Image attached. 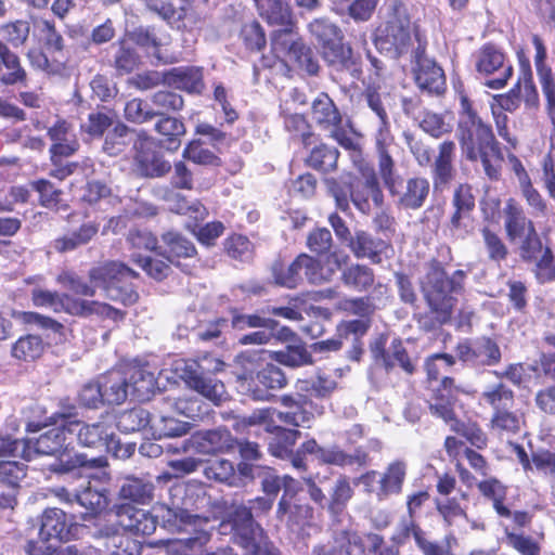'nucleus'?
Returning <instances> with one entry per match:
<instances>
[{
    "mask_svg": "<svg viewBox=\"0 0 555 555\" xmlns=\"http://www.w3.org/2000/svg\"><path fill=\"white\" fill-rule=\"evenodd\" d=\"M29 443L15 439L3 440L0 446V509L14 508L18 482L26 476L25 465L11 459L21 456L30 461L33 454L62 455L72 443L67 421L62 420L61 425L41 434L33 447Z\"/></svg>",
    "mask_w": 555,
    "mask_h": 555,
    "instance_id": "nucleus-1",
    "label": "nucleus"
},
{
    "mask_svg": "<svg viewBox=\"0 0 555 555\" xmlns=\"http://www.w3.org/2000/svg\"><path fill=\"white\" fill-rule=\"evenodd\" d=\"M138 272L122 262L109 261L89 271V282L74 271H63L56 278L59 284L76 295L93 297L96 288L104 296L124 306H131L139 299V294L126 280L138 278Z\"/></svg>",
    "mask_w": 555,
    "mask_h": 555,
    "instance_id": "nucleus-2",
    "label": "nucleus"
},
{
    "mask_svg": "<svg viewBox=\"0 0 555 555\" xmlns=\"http://www.w3.org/2000/svg\"><path fill=\"white\" fill-rule=\"evenodd\" d=\"M456 138L463 155L470 162L480 160L485 175L492 181L501 177L503 153L492 128L472 108L467 99L462 100Z\"/></svg>",
    "mask_w": 555,
    "mask_h": 555,
    "instance_id": "nucleus-3",
    "label": "nucleus"
},
{
    "mask_svg": "<svg viewBox=\"0 0 555 555\" xmlns=\"http://www.w3.org/2000/svg\"><path fill=\"white\" fill-rule=\"evenodd\" d=\"M386 10V20L376 29L375 46L380 52L398 59L412 47L411 20L406 5L400 0H390Z\"/></svg>",
    "mask_w": 555,
    "mask_h": 555,
    "instance_id": "nucleus-4",
    "label": "nucleus"
},
{
    "mask_svg": "<svg viewBox=\"0 0 555 555\" xmlns=\"http://www.w3.org/2000/svg\"><path fill=\"white\" fill-rule=\"evenodd\" d=\"M309 31L320 46L322 56L334 69L358 78L360 65L352 49L343 43L341 30L327 18H315L309 24Z\"/></svg>",
    "mask_w": 555,
    "mask_h": 555,
    "instance_id": "nucleus-5",
    "label": "nucleus"
},
{
    "mask_svg": "<svg viewBox=\"0 0 555 555\" xmlns=\"http://www.w3.org/2000/svg\"><path fill=\"white\" fill-rule=\"evenodd\" d=\"M464 278L465 273L462 270H456L449 278L438 264L433 266L427 272L423 291L430 310L436 314L438 324L450 320L455 305L453 294L461 289Z\"/></svg>",
    "mask_w": 555,
    "mask_h": 555,
    "instance_id": "nucleus-6",
    "label": "nucleus"
},
{
    "mask_svg": "<svg viewBox=\"0 0 555 555\" xmlns=\"http://www.w3.org/2000/svg\"><path fill=\"white\" fill-rule=\"evenodd\" d=\"M220 532L231 533L232 541L245 548L255 546L264 532L260 525L254 520V514L245 505L235 506L228 518L220 524Z\"/></svg>",
    "mask_w": 555,
    "mask_h": 555,
    "instance_id": "nucleus-7",
    "label": "nucleus"
},
{
    "mask_svg": "<svg viewBox=\"0 0 555 555\" xmlns=\"http://www.w3.org/2000/svg\"><path fill=\"white\" fill-rule=\"evenodd\" d=\"M476 69L479 74L491 77L486 82L491 89L503 88L513 75L512 63L492 44H486L477 52Z\"/></svg>",
    "mask_w": 555,
    "mask_h": 555,
    "instance_id": "nucleus-8",
    "label": "nucleus"
},
{
    "mask_svg": "<svg viewBox=\"0 0 555 555\" xmlns=\"http://www.w3.org/2000/svg\"><path fill=\"white\" fill-rule=\"evenodd\" d=\"M236 439L225 427L203 430L193 434L189 439L182 441L175 452H188L194 450L201 454L223 453L232 450Z\"/></svg>",
    "mask_w": 555,
    "mask_h": 555,
    "instance_id": "nucleus-9",
    "label": "nucleus"
},
{
    "mask_svg": "<svg viewBox=\"0 0 555 555\" xmlns=\"http://www.w3.org/2000/svg\"><path fill=\"white\" fill-rule=\"evenodd\" d=\"M413 77L422 92L428 94H441L446 89V76L443 69L435 60L425 55V48L421 44L414 52Z\"/></svg>",
    "mask_w": 555,
    "mask_h": 555,
    "instance_id": "nucleus-10",
    "label": "nucleus"
},
{
    "mask_svg": "<svg viewBox=\"0 0 555 555\" xmlns=\"http://www.w3.org/2000/svg\"><path fill=\"white\" fill-rule=\"evenodd\" d=\"M134 163L143 177L158 178L168 173L171 165L153 149L152 139L143 131L133 140Z\"/></svg>",
    "mask_w": 555,
    "mask_h": 555,
    "instance_id": "nucleus-11",
    "label": "nucleus"
},
{
    "mask_svg": "<svg viewBox=\"0 0 555 555\" xmlns=\"http://www.w3.org/2000/svg\"><path fill=\"white\" fill-rule=\"evenodd\" d=\"M311 119L346 147L351 146V140L341 131L343 117L333 100L326 93H320L311 103Z\"/></svg>",
    "mask_w": 555,
    "mask_h": 555,
    "instance_id": "nucleus-12",
    "label": "nucleus"
},
{
    "mask_svg": "<svg viewBox=\"0 0 555 555\" xmlns=\"http://www.w3.org/2000/svg\"><path fill=\"white\" fill-rule=\"evenodd\" d=\"M67 431L72 439L76 437L81 447L106 452L115 436L113 427L106 422L85 424L80 421H67Z\"/></svg>",
    "mask_w": 555,
    "mask_h": 555,
    "instance_id": "nucleus-13",
    "label": "nucleus"
},
{
    "mask_svg": "<svg viewBox=\"0 0 555 555\" xmlns=\"http://www.w3.org/2000/svg\"><path fill=\"white\" fill-rule=\"evenodd\" d=\"M281 402L286 410L274 412L276 420L294 427H310L314 415L323 413L322 408L298 392L296 396H282Z\"/></svg>",
    "mask_w": 555,
    "mask_h": 555,
    "instance_id": "nucleus-14",
    "label": "nucleus"
},
{
    "mask_svg": "<svg viewBox=\"0 0 555 555\" xmlns=\"http://www.w3.org/2000/svg\"><path fill=\"white\" fill-rule=\"evenodd\" d=\"M460 361L468 366H492L501 361V350L495 341L488 337L477 339L475 343H461L455 349Z\"/></svg>",
    "mask_w": 555,
    "mask_h": 555,
    "instance_id": "nucleus-15",
    "label": "nucleus"
},
{
    "mask_svg": "<svg viewBox=\"0 0 555 555\" xmlns=\"http://www.w3.org/2000/svg\"><path fill=\"white\" fill-rule=\"evenodd\" d=\"M430 184L426 178H409L403 184L401 179L389 190L398 208L417 210L422 208L429 195Z\"/></svg>",
    "mask_w": 555,
    "mask_h": 555,
    "instance_id": "nucleus-16",
    "label": "nucleus"
},
{
    "mask_svg": "<svg viewBox=\"0 0 555 555\" xmlns=\"http://www.w3.org/2000/svg\"><path fill=\"white\" fill-rule=\"evenodd\" d=\"M455 149L453 141H443L438 147V154L431 166V179L436 192H443L455 179Z\"/></svg>",
    "mask_w": 555,
    "mask_h": 555,
    "instance_id": "nucleus-17",
    "label": "nucleus"
},
{
    "mask_svg": "<svg viewBox=\"0 0 555 555\" xmlns=\"http://www.w3.org/2000/svg\"><path fill=\"white\" fill-rule=\"evenodd\" d=\"M205 370H209L203 364L192 362L188 365L185 372V382L190 388L201 393L215 404H219L225 397L224 385L212 376L206 375Z\"/></svg>",
    "mask_w": 555,
    "mask_h": 555,
    "instance_id": "nucleus-18",
    "label": "nucleus"
},
{
    "mask_svg": "<svg viewBox=\"0 0 555 555\" xmlns=\"http://www.w3.org/2000/svg\"><path fill=\"white\" fill-rule=\"evenodd\" d=\"M312 555H365V547L357 532L340 530L332 540L313 546Z\"/></svg>",
    "mask_w": 555,
    "mask_h": 555,
    "instance_id": "nucleus-19",
    "label": "nucleus"
},
{
    "mask_svg": "<svg viewBox=\"0 0 555 555\" xmlns=\"http://www.w3.org/2000/svg\"><path fill=\"white\" fill-rule=\"evenodd\" d=\"M48 135L53 142L50 147V155L54 166L62 163V158L74 155L79 149V143L73 133L70 124L66 120H57L48 129Z\"/></svg>",
    "mask_w": 555,
    "mask_h": 555,
    "instance_id": "nucleus-20",
    "label": "nucleus"
},
{
    "mask_svg": "<svg viewBox=\"0 0 555 555\" xmlns=\"http://www.w3.org/2000/svg\"><path fill=\"white\" fill-rule=\"evenodd\" d=\"M461 391L460 387L454 384V379L444 376L441 384L435 389L434 401L429 404L430 413L442 418L452 429V423H457L453 405Z\"/></svg>",
    "mask_w": 555,
    "mask_h": 555,
    "instance_id": "nucleus-21",
    "label": "nucleus"
},
{
    "mask_svg": "<svg viewBox=\"0 0 555 555\" xmlns=\"http://www.w3.org/2000/svg\"><path fill=\"white\" fill-rule=\"evenodd\" d=\"M92 535L109 555H140L141 544L111 526L96 529Z\"/></svg>",
    "mask_w": 555,
    "mask_h": 555,
    "instance_id": "nucleus-22",
    "label": "nucleus"
},
{
    "mask_svg": "<svg viewBox=\"0 0 555 555\" xmlns=\"http://www.w3.org/2000/svg\"><path fill=\"white\" fill-rule=\"evenodd\" d=\"M504 230L509 242L518 240L535 231L534 223L529 219L522 206L514 198H508L503 208Z\"/></svg>",
    "mask_w": 555,
    "mask_h": 555,
    "instance_id": "nucleus-23",
    "label": "nucleus"
},
{
    "mask_svg": "<svg viewBox=\"0 0 555 555\" xmlns=\"http://www.w3.org/2000/svg\"><path fill=\"white\" fill-rule=\"evenodd\" d=\"M350 199L363 214L371 211V203L376 207L382 205L383 193L377 177L373 171L364 175V180L357 181L350 185Z\"/></svg>",
    "mask_w": 555,
    "mask_h": 555,
    "instance_id": "nucleus-24",
    "label": "nucleus"
},
{
    "mask_svg": "<svg viewBox=\"0 0 555 555\" xmlns=\"http://www.w3.org/2000/svg\"><path fill=\"white\" fill-rule=\"evenodd\" d=\"M118 524L134 534H152L157 527V518L150 512L132 505H121L117 509Z\"/></svg>",
    "mask_w": 555,
    "mask_h": 555,
    "instance_id": "nucleus-25",
    "label": "nucleus"
},
{
    "mask_svg": "<svg viewBox=\"0 0 555 555\" xmlns=\"http://www.w3.org/2000/svg\"><path fill=\"white\" fill-rule=\"evenodd\" d=\"M31 300L36 307L47 308L54 312H65L70 315H77L80 298L68 294H61L36 287L31 291Z\"/></svg>",
    "mask_w": 555,
    "mask_h": 555,
    "instance_id": "nucleus-26",
    "label": "nucleus"
},
{
    "mask_svg": "<svg viewBox=\"0 0 555 555\" xmlns=\"http://www.w3.org/2000/svg\"><path fill=\"white\" fill-rule=\"evenodd\" d=\"M348 247L357 258H367L373 263H380L383 255L389 248L384 240L364 231H357Z\"/></svg>",
    "mask_w": 555,
    "mask_h": 555,
    "instance_id": "nucleus-27",
    "label": "nucleus"
},
{
    "mask_svg": "<svg viewBox=\"0 0 555 555\" xmlns=\"http://www.w3.org/2000/svg\"><path fill=\"white\" fill-rule=\"evenodd\" d=\"M406 469V463L398 460L388 464L385 470L379 473V501H384L390 495L401 493Z\"/></svg>",
    "mask_w": 555,
    "mask_h": 555,
    "instance_id": "nucleus-28",
    "label": "nucleus"
},
{
    "mask_svg": "<svg viewBox=\"0 0 555 555\" xmlns=\"http://www.w3.org/2000/svg\"><path fill=\"white\" fill-rule=\"evenodd\" d=\"M256 380L266 388L249 389L251 398L259 401L270 400L271 395L268 392V389H282L287 384V378L282 369L272 363L258 371Z\"/></svg>",
    "mask_w": 555,
    "mask_h": 555,
    "instance_id": "nucleus-29",
    "label": "nucleus"
},
{
    "mask_svg": "<svg viewBox=\"0 0 555 555\" xmlns=\"http://www.w3.org/2000/svg\"><path fill=\"white\" fill-rule=\"evenodd\" d=\"M102 396L107 404H121L129 395V383L125 371H111L99 378Z\"/></svg>",
    "mask_w": 555,
    "mask_h": 555,
    "instance_id": "nucleus-30",
    "label": "nucleus"
},
{
    "mask_svg": "<svg viewBox=\"0 0 555 555\" xmlns=\"http://www.w3.org/2000/svg\"><path fill=\"white\" fill-rule=\"evenodd\" d=\"M69 530L66 514L60 508H47L40 520L39 537L42 540L67 539Z\"/></svg>",
    "mask_w": 555,
    "mask_h": 555,
    "instance_id": "nucleus-31",
    "label": "nucleus"
},
{
    "mask_svg": "<svg viewBox=\"0 0 555 555\" xmlns=\"http://www.w3.org/2000/svg\"><path fill=\"white\" fill-rule=\"evenodd\" d=\"M132 44H137L145 50V52L155 57L158 62L167 63L168 59L162 52L165 46V38L158 36L155 28L139 27L126 35Z\"/></svg>",
    "mask_w": 555,
    "mask_h": 555,
    "instance_id": "nucleus-32",
    "label": "nucleus"
},
{
    "mask_svg": "<svg viewBox=\"0 0 555 555\" xmlns=\"http://www.w3.org/2000/svg\"><path fill=\"white\" fill-rule=\"evenodd\" d=\"M267 430L270 433L268 442L269 452L279 459H286L301 436L299 430L288 429L282 426H269Z\"/></svg>",
    "mask_w": 555,
    "mask_h": 555,
    "instance_id": "nucleus-33",
    "label": "nucleus"
},
{
    "mask_svg": "<svg viewBox=\"0 0 555 555\" xmlns=\"http://www.w3.org/2000/svg\"><path fill=\"white\" fill-rule=\"evenodd\" d=\"M3 64L5 72L0 76V82L5 86L27 85V73L21 64L16 53L11 51L7 44H0V65Z\"/></svg>",
    "mask_w": 555,
    "mask_h": 555,
    "instance_id": "nucleus-34",
    "label": "nucleus"
},
{
    "mask_svg": "<svg viewBox=\"0 0 555 555\" xmlns=\"http://www.w3.org/2000/svg\"><path fill=\"white\" fill-rule=\"evenodd\" d=\"M165 82L188 92H201L203 74L199 68L194 66L177 67L165 74Z\"/></svg>",
    "mask_w": 555,
    "mask_h": 555,
    "instance_id": "nucleus-35",
    "label": "nucleus"
},
{
    "mask_svg": "<svg viewBox=\"0 0 555 555\" xmlns=\"http://www.w3.org/2000/svg\"><path fill=\"white\" fill-rule=\"evenodd\" d=\"M155 124V131L160 135L159 143L168 151H177L186 129L184 124L176 117L159 116Z\"/></svg>",
    "mask_w": 555,
    "mask_h": 555,
    "instance_id": "nucleus-36",
    "label": "nucleus"
},
{
    "mask_svg": "<svg viewBox=\"0 0 555 555\" xmlns=\"http://www.w3.org/2000/svg\"><path fill=\"white\" fill-rule=\"evenodd\" d=\"M129 383V392L137 400L144 401L150 399L156 388V379L152 372L144 367L132 366L125 371Z\"/></svg>",
    "mask_w": 555,
    "mask_h": 555,
    "instance_id": "nucleus-37",
    "label": "nucleus"
},
{
    "mask_svg": "<svg viewBox=\"0 0 555 555\" xmlns=\"http://www.w3.org/2000/svg\"><path fill=\"white\" fill-rule=\"evenodd\" d=\"M114 50L112 66L120 75L133 72L140 64V55L127 36L112 46Z\"/></svg>",
    "mask_w": 555,
    "mask_h": 555,
    "instance_id": "nucleus-38",
    "label": "nucleus"
},
{
    "mask_svg": "<svg viewBox=\"0 0 555 555\" xmlns=\"http://www.w3.org/2000/svg\"><path fill=\"white\" fill-rule=\"evenodd\" d=\"M272 49L279 57L289 59L304 42L294 31V23L281 26L271 35Z\"/></svg>",
    "mask_w": 555,
    "mask_h": 555,
    "instance_id": "nucleus-39",
    "label": "nucleus"
},
{
    "mask_svg": "<svg viewBox=\"0 0 555 555\" xmlns=\"http://www.w3.org/2000/svg\"><path fill=\"white\" fill-rule=\"evenodd\" d=\"M210 533L197 531L195 535L188 539L159 541L166 546L167 555H197L210 541Z\"/></svg>",
    "mask_w": 555,
    "mask_h": 555,
    "instance_id": "nucleus-40",
    "label": "nucleus"
},
{
    "mask_svg": "<svg viewBox=\"0 0 555 555\" xmlns=\"http://www.w3.org/2000/svg\"><path fill=\"white\" fill-rule=\"evenodd\" d=\"M479 400L491 406L493 412L513 409L515 405L514 391L501 382L485 387Z\"/></svg>",
    "mask_w": 555,
    "mask_h": 555,
    "instance_id": "nucleus-41",
    "label": "nucleus"
},
{
    "mask_svg": "<svg viewBox=\"0 0 555 555\" xmlns=\"http://www.w3.org/2000/svg\"><path fill=\"white\" fill-rule=\"evenodd\" d=\"M147 8L169 24L182 22L191 10L186 0H147Z\"/></svg>",
    "mask_w": 555,
    "mask_h": 555,
    "instance_id": "nucleus-42",
    "label": "nucleus"
},
{
    "mask_svg": "<svg viewBox=\"0 0 555 555\" xmlns=\"http://www.w3.org/2000/svg\"><path fill=\"white\" fill-rule=\"evenodd\" d=\"M260 15L271 25L293 23L289 5L283 0H254Z\"/></svg>",
    "mask_w": 555,
    "mask_h": 555,
    "instance_id": "nucleus-43",
    "label": "nucleus"
},
{
    "mask_svg": "<svg viewBox=\"0 0 555 555\" xmlns=\"http://www.w3.org/2000/svg\"><path fill=\"white\" fill-rule=\"evenodd\" d=\"M154 485L144 478H125L119 495L121 499L130 500L140 504H149L153 500Z\"/></svg>",
    "mask_w": 555,
    "mask_h": 555,
    "instance_id": "nucleus-44",
    "label": "nucleus"
},
{
    "mask_svg": "<svg viewBox=\"0 0 555 555\" xmlns=\"http://www.w3.org/2000/svg\"><path fill=\"white\" fill-rule=\"evenodd\" d=\"M204 475L209 480L230 487L241 486V477L237 476L233 463L225 459L208 461L204 467Z\"/></svg>",
    "mask_w": 555,
    "mask_h": 555,
    "instance_id": "nucleus-45",
    "label": "nucleus"
},
{
    "mask_svg": "<svg viewBox=\"0 0 555 555\" xmlns=\"http://www.w3.org/2000/svg\"><path fill=\"white\" fill-rule=\"evenodd\" d=\"M436 507L443 521L459 532H467L468 516L456 499H436Z\"/></svg>",
    "mask_w": 555,
    "mask_h": 555,
    "instance_id": "nucleus-46",
    "label": "nucleus"
},
{
    "mask_svg": "<svg viewBox=\"0 0 555 555\" xmlns=\"http://www.w3.org/2000/svg\"><path fill=\"white\" fill-rule=\"evenodd\" d=\"M480 493L490 499L493 504L495 512L505 518L512 516L511 509L504 505L506 499V487L496 478H488L477 483Z\"/></svg>",
    "mask_w": 555,
    "mask_h": 555,
    "instance_id": "nucleus-47",
    "label": "nucleus"
},
{
    "mask_svg": "<svg viewBox=\"0 0 555 555\" xmlns=\"http://www.w3.org/2000/svg\"><path fill=\"white\" fill-rule=\"evenodd\" d=\"M190 424L171 416H153L151 433L155 439L181 437L189 433Z\"/></svg>",
    "mask_w": 555,
    "mask_h": 555,
    "instance_id": "nucleus-48",
    "label": "nucleus"
},
{
    "mask_svg": "<svg viewBox=\"0 0 555 555\" xmlns=\"http://www.w3.org/2000/svg\"><path fill=\"white\" fill-rule=\"evenodd\" d=\"M339 151L326 144H320L312 149L307 158V164L314 170L327 173L337 168Z\"/></svg>",
    "mask_w": 555,
    "mask_h": 555,
    "instance_id": "nucleus-49",
    "label": "nucleus"
},
{
    "mask_svg": "<svg viewBox=\"0 0 555 555\" xmlns=\"http://www.w3.org/2000/svg\"><path fill=\"white\" fill-rule=\"evenodd\" d=\"M386 95V93L379 91V88L374 86H369L363 93L367 106L379 119L378 133L383 139L389 134V118L385 106Z\"/></svg>",
    "mask_w": 555,
    "mask_h": 555,
    "instance_id": "nucleus-50",
    "label": "nucleus"
},
{
    "mask_svg": "<svg viewBox=\"0 0 555 555\" xmlns=\"http://www.w3.org/2000/svg\"><path fill=\"white\" fill-rule=\"evenodd\" d=\"M275 284L286 288H295L302 282L301 254L286 268L276 262L272 266Z\"/></svg>",
    "mask_w": 555,
    "mask_h": 555,
    "instance_id": "nucleus-51",
    "label": "nucleus"
},
{
    "mask_svg": "<svg viewBox=\"0 0 555 555\" xmlns=\"http://www.w3.org/2000/svg\"><path fill=\"white\" fill-rule=\"evenodd\" d=\"M322 456L324 459V464L339 467L353 464L362 466L369 463V454L362 449H357L353 453L349 454L341 450L339 447L332 446L327 448V452H323Z\"/></svg>",
    "mask_w": 555,
    "mask_h": 555,
    "instance_id": "nucleus-52",
    "label": "nucleus"
},
{
    "mask_svg": "<svg viewBox=\"0 0 555 555\" xmlns=\"http://www.w3.org/2000/svg\"><path fill=\"white\" fill-rule=\"evenodd\" d=\"M163 241L167 246V258L170 262H175L179 258H193L196 254L194 244L177 232L165 233Z\"/></svg>",
    "mask_w": 555,
    "mask_h": 555,
    "instance_id": "nucleus-53",
    "label": "nucleus"
},
{
    "mask_svg": "<svg viewBox=\"0 0 555 555\" xmlns=\"http://www.w3.org/2000/svg\"><path fill=\"white\" fill-rule=\"evenodd\" d=\"M341 280L346 286L363 292L373 285L374 272L371 268L357 263L343 271Z\"/></svg>",
    "mask_w": 555,
    "mask_h": 555,
    "instance_id": "nucleus-54",
    "label": "nucleus"
},
{
    "mask_svg": "<svg viewBox=\"0 0 555 555\" xmlns=\"http://www.w3.org/2000/svg\"><path fill=\"white\" fill-rule=\"evenodd\" d=\"M323 452H327V448L320 446L315 439H309L302 442L296 451L292 450L285 460H288L297 470L305 472L307 469L306 455H314L320 463L324 464Z\"/></svg>",
    "mask_w": 555,
    "mask_h": 555,
    "instance_id": "nucleus-55",
    "label": "nucleus"
},
{
    "mask_svg": "<svg viewBox=\"0 0 555 555\" xmlns=\"http://www.w3.org/2000/svg\"><path fill=\"white\" fill-rule=\"evenodd\" d=\"M153 416L143 408H133L118 416L117 427L124 433H133L151 427Z\"/></svg>",
    "mask_w": 555,
    "mask_h": 555,
    "instance_id": "nucleus-56",
    "label": "nucleus"
},
{
    "mask_svg": "<svg viewBox=\"0 0 555 555\" xmlns=\"http://www.w3.org/2000/svg\"><path fill=\"white\" fill-rule=\"evenodd\" d=\"M301 261L302 276L305 275L308 282L314 285L330 282L336 271L335 268L324 267L320 260L307 254H301Z\"/></svg>",
    "mask_w": 555,
    "mask_h": 555,
    "instance_id": "nucleus-57",
    "label": "nucleus"
},
{
    "mask_svg": "<svg viewBox=\"0 0 555 555\" xmlns=\"http://www.w3.org/2000/svg\"><path fill=\"white\" fill-rule=\"evenodd\" d=\"M74 496L75 502L91 514L101 513L108 505V496L104 489H96L89 486L75 493Z\"/></svg>",
    "mask_w": 555,
    "mask_h": 555,
    "instance_id": "nucleus-58",
    "label": "nucleus"
},
{
    "mask_svg": "<svg viewBox=\"0 0 555 555\" xmlns=\"http://www.w3.org/2000/svg\"><path fill=\"white\" fill-rule=\"evenodd\" d=\"M335 388L336 382L323 376H318L314 379H299L296 383L297 392L307 399L327 397Z\"/></svg>",
    "mask_w": 555,
    "mask_h": 555,
    "instance_id": "nucleus-59",
    "label": "nucleus"
},
{
    "mask_svg": "<svg viewBox=\"0 0 555 555\" xmlns=\"http://www.w3.org/2000/svg\"><path fill=\"white\" fill-rule=\"evenodd\" d=\"M79 308L76 317H89L92 314L100 315L102 318L111 319L113 321L124 320L126 312L112 307L108 304L100 302L95 300L81 299L79 301Z\"/></svg>",
    "mask_w": 555,
    "mask_h": 555,
    "instance_id": "nucleus-60",
    "label": "nucleus"
},
{
    "mask_svg": "<svg viewBox=\"0 0 555 555\" xmlns=\"http://www.w3.org/2000/svg\"><path fill=\"white\" fill-rule=\"evenodd\" d=\"M274 359L289 367H299L312 363L311 354L301 344L288 345L285 349L274 352Z\"/></svg>",
    "mask_w": 555,
    "mask_h": 555,
    "instance_id": "nucleus-61",
    "label": "nucleus"
},
{
    "mask_svg": "<svg viewBox=\"0 0 555 555\" xmlns=\"http://www.w3.org/2000/svg\"><path fill=\"white\" fill-rule=\"evenodd\" d=\"M353 495L349 478L347 476H340L334 483L331 492V499L327 504V509L332 514L341 512L347 503Z\"/></svg>",
    "mask_w": 555,
    "mask_h": 555,
    "instance_id": "nucleus-62",
    "label": "nucleus"
},
{
    "mask_svg": "<svg viewBox=\"0 0 555 555\" xmlns=\"http://www.w3.org/2000/svg\"><path fill=\"white\" fill-rule=\"evenodd\" d=\"M43 351V343L39 336L27 335L21 337L12 348V354L16 359L31 361L41 356Z\"/></svg>",
    "mask_w": 555,
    "mask_h": 555,
    "instance_id": "nucleus-63",
    "label": "nucleus"
},
{
    "mask_svg": "<svg viewBox=\"0 0 555 555\" xmlns=\"http://www.w3.org/2000/svg\"><path fill=\"white\" fill-rule=\"evenodd\" d=\"M132 140L131 130L124 124H117L105 137L103 150L111 156L118 155Z\"/></svg>",
    "mask_w": 555,
    "mask_h": 555,
    "instance_id": "nucleus-64",
    "label": "nucleus"
}]
</instances>
